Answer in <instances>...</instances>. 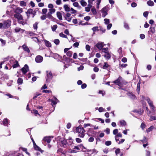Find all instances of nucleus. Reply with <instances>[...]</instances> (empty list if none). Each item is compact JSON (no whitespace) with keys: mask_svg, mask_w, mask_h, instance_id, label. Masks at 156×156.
Returning a JSON list of instances; mask_svg holds the SVG:
<instances>
[{"mask_svg":"<svg viewBox=\"0 0 156 156\" xmlns=\"http://www.w3.org/2000/svg\"><path fill=\"white\" fill-rule=\"evenodd\" d=\"M76 132L78 133V136L81 138H83L85 136V130L84 128L80 126L77 127Z\"/></svg>","mask_w":156,"mask_h":156,"instance_id":"nucleus-1","label":"nucleus"},{"mask_svg":"<svg viewBox=\"0 0 156 156\" xmlns=\"http://www.w3.org/2000/svg\"><path fill=\"white\" fill-rule=\"evenodd\" d=\"M146 100L147 101L150 106L152 110V111L153 112H155V111L156 110V108L154 106L152 101L150 100V99L148 98H147Z\"/></svg>","mask_w":156,"mask_h":156,"instance_id":"nucleus-2","label":"nucleus"},{"mask_svg":"<svg viewBox=\"0 0 156 156\" xmlns=\"http://www.w3.org/2000/svg\"><path fill=\"white\" fill-rule=\"evenodd\" d=\"M11 22L10 20H7L5 21L3 23V27L6 28L9 27L11 25Z\"/></svg>","mask_w":156,"mask_h":156,"instance_id":"nucleus-3","label":"nucleus"},{"mask_svg":"<svg viewBox=\"0 0 156 156\" xmlns=\"http://www.w3.org/2000/svg\"><path fill=\"white\" fill-rule=\"evenodd\" d=\"M105 44L102 42H98L96 45V47L100 50H101Z\"/></svg>","mask_w":156,"mask_h":156,"instance_id":"nucleus-4","label":"nucleus"},{"mask_svg":"<svg viewBox=\"0 0 156 156\" xmlns=\"http://www.w3.org/2000/svg\"><path fill=\"white\" fill-rule=\"evenodd\" d=\"M14 17L18 19L19 23V21L23 20L22 16L20 14H15L14 15Z\"/></svg>","mask_w":156,"mask_h":156,"instance_id":"nucleus-5","label":"nucleus"},{"mask_svg":"<svg viewBox=\"0 0 156 156\" xmlns=\"http://www.w3.org/2000/svg\"><path fill=\"white\" fill-rule=\"evenodd\" d=\"M71 16V15L70 13L69 12L67 13L65 17V20L68 22H70L72 20V18L70 17Z\"/></svg>","mask_w":156,"mask_h":156,"instance_id":"nucleus-6","label":"nucleus"},{"mask_svg":"<svg viewBox=\"0 0 156 156\" xmlns=\"http://www.w3.org/2000/svg\"><path fill=\"white\" fill-rule=\"evenodd\" d=\"M47 78L46 81L48 82L52 78V73L50 71L47 72Z\"/></svg>","mask_w":156,"mask_h":156,"instance_id":"nucleus-7","label":"nucleus"},{"mask_svg":"<svg viewBox=\"0 0 156 156\" xmlns=\"http://www.w3.org/2000/svg\"><path fill=\"white\" fill-rule=\"evenodd\" d=\"M43 60V57L40 55H38L35 58V61L37 63L41 62Z\"/></svg>","mask_w":156,"mask_h":156,"instance_id":"nucleus-8","label":"nucleus"},{"mask_svg":"<svg viewBox=\"0 0 156 156\" xmlns=\"http://www.w3.org/2000/svg\"><path fill=\"white\" fill-rule=\"evenodd\" d=\"M21 70L23 73L25 74L29 70L28 66L27 65H25L24 66L22 69Z\"/></svg>","mask_w":156,"mask_h":156,"instance_id":"nucleus-9","label":"nucleus"},{"mask_svg":"<svg viewBox=\"0 0 156 156\" xmlns=\"http://www.w3.org/2000/svg\"><path fill=\"white\" fill-rule=\"evenodd\" d=\"M107 11L108 9L106 7H104L101 10L102 13L104 17H105L107 14Z\"/></svg>","mask_w":156,"mask_h":156,"instance_id":"nucleus-10","label":"nucleus"},{"mask_svg":"<svg viewBox=\"0 0 156 156\" xmlns=\"http://www.w3.org/2000/svg\"><path fill=\"white\" fill-rule=\"evenodd\" d=\"M49 100L51 102V105L52 106L56 105L57 102L58 101L57 98L55 97H54L53 99H49Z\"/></svg>","mask_w":156,"mask_h":156,"instance_id":"nucleus-11","label":"nucleus"},{"mask_svg":"<svg viewBox=\"0 0 156 156\" xmlns=\"http://www.w3.org/2000/svg\"><path fill=\"white\" fill-rule=\"evenodd\" d=\"M121 79V77H119L116 80L113 81V83L119 86H121L122 84L120 82Z\"/></svg>","mask_w":156,"mask_h":156,"instance_id":"nucleus-12","label":"nucleus"},{"mask_svg":"<svg viewBox=\"0 0 156 156\" xmlns=\"http://www.w3.org/2000/svg\"><path fill=\"white\" fill-rule=\"evenodd\" d=\"M33 10L32 9H29L27 10V11L26 12L27 16L28 18H29L31 14H33Z\"/></svg>","mask_w":156,"mask_h":156,"instance_id":"nucleus-13","label":"nucleus"},{"mask_svg":"<svg viewBox=\"0 0 156 156\" xmlns=\"http://www.w3.org/2000/svg\"><path fill=\"white\" fill-rule=\"evenodd\" d=\"M56 15L57 18L60 20H62V14L60 12L58 11L56 12Z\"/></svg>","mask_w":156,"mask_h":156,"instance_id":"nucleus-14","label":"nucleus"},{"mask_svg":"<svg viewBox=\"0 0 156 156\" xmlns=\"http://www.w3.org/2000/svg\"><path fill=\"white\" fill-rule=\"evenodd\" d=\"M22 11L23 10L22 9L19 7H17L15 9L14 12L18 14H20L22 13Z\"/></svg>","mask_w":156,"mask_h":156,"instance_id":"nucleus-15","label":"nucleus"},{"mask_svg":"<svg viewBox=\"0 0 156 156\" xmlns=\"http://www.w3.org/2000/svg\"><path fill=\"white\" fill-rule=\"evenodd\" d=\"M63 8L65 10L66 12H69L70 11L71 9L69 6V5L67 4H65L64 5Z\"/></svg>","mask_w":156,"mask_h":156,"instance_id":"nucleus-16","label":"nucleus"},{"mask_svg":"<svg viewBox=\"0 0 156 156\" xmlns=\"http://www.w3.org/2000/svg\"><path fill=\"white\" fill-rule=\"evenodd\" d=\"M51 137L50 136H46L44 138V140L47 142L48 143H49L51 141Z\"/></svg>","mask_w":156,"mask_h":156,"instance_id":"nucleus-17","label":"nucleus"},{"mask_svg":"<svg viewBox=\"0 0 156 156\" xmlns=\"http://www.w3.org/2000/svg\"><path fill=\"white\" fill-rule=\"evenodd\" d=\"M44 41L45 45L48 47H51V44L50 42L46 40H44Z\"/></svg>","mask_w":156,"mask_h":156,"instance_id":"nucleus-18","label":"nucleus"},{"mask_svg":"<svg viewBox=\"0 0 156 156\" xmlns=\"http://www.w3.org/2000/svg\"><path fill=\"white\" fill-rule=\"evenodd\" d=\"M80 3L81 5L83 7H85L87 5V3L84 0H81L80 1Z\"/></svg>","mask_w":156,"mask_h":156,"instance_id":"nucleus-19","label":"nucleus"},{"mask_svg":"<svg viewBox=\"0 0 156 156\" xmlns=\"http://www.w3.org/2000/svg\"><path fill=\"white\" fill-rule=\"evenodd\" d=\"M128 95L129 98L132 99H134L136 98L135 96L132 94L129 93Z\"/></svg>","mask_w":156,"mask_h":156,"instance_id":"nucleus-20","label":"nucleus"},{"mask_svg":"<svg viewBox=\"0 0 156 156\" xmlns=\"http://www.w3.org/2000/svg\"><path fill=\"white\" fill-rule=\"evenodd\" d=\"M22 47L23 49L27 52H30V50L29 48L27 47V46L25 45H23L22 46Z\"/></svg>","mask_w":156,"mask_h":156,"instance_id":"nucleus-21","label":"nucleus"},{"mask_svg":"<svg viewBox=\"0 0 156 156\" xmlns=\"http://www.w3.org/2000/svg\"><path fill=\"white\" fill-rule=\"evenodd\" d=\"M80 148L82 149V151L83 152H85L86 151V148L84 146L80 144L79 146Z\"/></svg>","mask_w":156,"mask_h":156,"instance_id":"nucleus-22","label":"nucleus"},{"mask_svg":"<svg viewBox=\"0 0 156 156\" xmlns=\"http://www.w3.org/2000/svg\"><path fill=\"white\" fill-rule=\"evenodd\" d=\"M73 5L75 7H78V8H80L81 7L79 6V4L78 2H74L73 4Z\"/></svg>","mask_w":156,"mask_h":156,"instance_id":"nucleus-23","label":"nucleus"},{"mask_svg":"<svg viewBox=\"0 0 156 156\" xmlns=\"http://www.w3.org/2000/svg\"><path fill=\"white\" fill-rule=\"evenodd\" d=\"M57 27V26L56 25H53L51 27L52 31H55Z\"/></svg>","mask_w":156,"mask_h":156,"instance_id":"nucleus-24","label":"nucleus"},{"mask_svg":"<svg viewBox=\"0 0 156 156\" xmlns=\"http://www.w3.org/2000/svg\"><path fill=\"white\" fill-rule=\"evenodd\" d=\"M147 4L148 5L152 6L154 5V3L153 1H149L147 2Z\"/></svg>","mask_w":156,"mask_h":156,"instance_id":"nucleus-25","label":"nucleus"},{"mask_svg":"<svg viewBox=\"0 0 156 156\" xmlns=\"http://www.w3.org/2000/svg\"><path fill=\"white\" fill-rule=\"evenodd\" d=\"M120 124L122 126H125L126 125V122L124 120H121L120 121Z\"/></svg>","mask_w":156,"mask_h":156,"instance_id":"nucleus-26","label":"nucleus"},{"mask_svg":"<svg viewBox=\"0 0 156 156\" xmlns=\"http://www.w3.org/2000/svg\"><path fill=\"white\" fill-rule=\"evenodd\" d=\"M105 57L106 59H109L111 57V56L110 54L108 52V53H106L105 55Z\"/></svg>","mask_w":156,"mask_h":156,"instance_id":"nucleus-27","label":"nucleus"},{"mask_svg":"<svg viewBox=\"0 0 156 156\" xmlns=\"http://www.w3.org/2000/svg\"><path fill=\"white\" fill-rule=\"evenodd\" d=\"M88 4L87 7H89L91 9L92 7V2L90 1V0H88Z\"/></svg>","mask_w":156,"mask_h":156,"instance_id":"nucleus-28","label":"nucleus"},{"mask_svg":"<svg viewBox=\"0 0 156 156\" xmlns=\"http://www.w3.org/2000/svg\"><path fill=\"white\" fill-rule=\"evenodd\" d=\"M8 121L6 119H4L3 121V124L5 126H6L8 124Z\"/></svg>","mask_w":156,"mask_h":156,"instance_id":"nucleus-29","label":"nucleus"},{"mask_svg":"<svg viewBox=\"0 0 156 156\" xmlns=\"http://www.w3.org/2000/svg\"><path fill=\"white\" fill-rule=\"evenodd\" d=\"M49 12L51 14H52L53 13H54L55 12V10H56L54 8L51 9H49Z\"/></svg>","mask_w":156,"mask_h":156,"instance_id":"nucleus-30","label":"nucleus"},{"mask_svg":"<svg viewBox=\"0 0 156 156\" xmlns=\"http://www.w3.org/2000/svg\"><path fill=\"white\" fill-rule=\"evenodd\" d=\"M68 152H69V153H76L78 151L74 150L73 149V150L72 149H69L68 151Z\"/></svg>","mask_w":156,"mask_h":156,"instance_id":"nucleus-31","label":"nucleus"},{"mask_svg":"<svg viewBox=\"0 0 156 156\" xmlns=\"http://www.w3.org/2000/svg\"><path fill=\"white\" fill-rule=\"evenodd\" d=\"M59 35L60 37L65 38H67V37L66 35H65L64 34L62 33H61L59 34Z\"/></svg>","mask_w":156,"mask_h":156,"instance_id":"nucleus-32","label":"nucleus"},{"mask_svg":"<svg viewBox=\"0 0 156 156\" xmlns=\"http://www.w3.org/2000/svg\"><path fill=\"white\" fill-rule=\"evenodd\" d=\"M102 51L105 53L106 54L108 52V48H103L102 49Z\"/></svg>","mask_w":156,"mask_h":156,"instance_id":"nucleus-33","label":"nucleus"},{"mask_svg":"<svg viewBox=\"0 0 156 156\" xmlns=\"http://www.w3.org/2000/svg\"><path fill=\"white\" fill-rule=\"evenodd\" d=\"M54 42L56 45H58L59 43V40L58 39H55L54 40Z\"/></svg>","mask_w":156,"mask_h":156,"instance_id":"nucleus-34","label":"nucleus"},{"mask_svg":"<svg viewBox=\"0 0 156 156\" xmlns=\"http://www.w3.org/2000/svg\"><path fill=\"white\" fill-rule=\"evenodd\" d=\"M108 66L109 65L106 62H105L103 68L104 69H106Z\"/></svg>","mask_w":156,"mask_h":156,"instance_id":"nucleus-35","label":"nucleus"},{"mask_svg":"<svg viewBox=\"0 0 156 156\" xmlns=\"http://www.w3.org/2000/svg\"><path fill=\"white\" fill-rule=\"evenodd\" d=\"M91 11L93 14L95 15L97 13V12L96 11L95 8H93L91 9Z\"/></svg>","mask_w":156,"mask_h":156,"instance_id":"nucleus-36","label":"nucleus"},{"mask_svg":"<svg viewBox=\"0 0 156 156\" xmlns=\"http://www.w3.org/2000/svg\"><path fill=\"white\" fill-rule=\"evenodd\" d=\"M117 137H122V135L121 133H118L115 136V138H116Z\"/></svg>","mask_w":156,"mask_h":156,"instance_id":"nucleus-37","label":"nucleus"},{"mask_svg":"<svg viewBox=\"0 0 156 156\" xmlns=\"http://www.w3.org/2000/svg\"><path fill=\"white\" fill-rule=\"evenodd\" d=\"M19 66L18 62L16 61H15V63L12 66V67L13 68H16L17 67Z\"/></svg>","mask_w":156,"mask_h":156,"instance_id":"nucleus-38","label":"nucleus"},{"mask_svg":"<svg viewBox=\"0 0 156 156\" xmlns=\"http://www.w3.org/2000/svg\"><path fill=\"white\" fill-rule=\"evenodd\" d=\"M154 128V127L153 126H151L150 128L147 129L146 130V131L147 133L150 132Z\"/></svg>","mask_w":156,"mask_h":156,"instance_id":"nucleus-39","label":"nucleus"},{"mask_svg":"<svg viewBox=\"0 0 156 156\" xmlns=\"http://www.w3.org/2000/svg\"><path fill=\"white\" fill-rule=\"evenodd\" d=\"M73 52L71 51H69L67 53V55L69 57H71L72 55Z\"/></svg>","mask_w":156,"mask_h":156,"instance_id":"nucleus-40","label":"nucleus"},{"mask_svg":"<svg viewBox=\"0 0 156 156\" xmlns=\"http://www.w3.org/2000/svg\"><path fill=\"white\" fill-rule=\"evenodd\" d=\"M20 5L21 6H25L26 5V3L22 1L20 2Z\"/></svg>","mask_w":156,"mask_h":156,"instance_id":"nucleus-41","label":"nucleus"},{"mask_svg":"<svg viewBox=\"0 0 156 156\" xmlns=\"http://www.w3.org/2000/svg\"><path fill=\"white\" fill-rule=\"evenodd\" d=\"M98 111L100 112H102L104 111H105V109H104L102 107H100L98 109Z\"/></svg>","mask_w":156,"mask_h":156,"instance_id":"nucleus-42","label":"nucleus"},{"mask_svg":"<svg viewBox=\"0 0 156 156\" xmlns=\"http://www.w3.org/2000/svg\"><path fill=\"white\" fill-rule=\"evenodd\" d=\"M105 23L106 24H108L109 23V20L108 19H104Z\"/></svg>","mask_w":156,"mask_h":156,"instance_id":"nucleus-43","label":"nucleus"},{"mask_svg":"<svg viewBox=\"0 0 156 156\" xmlns=\"http://www.w3.org/2000/svg\"><path fill=\"white\" fill-rule=\"evenodd\" d=\"M31 112L32 113H34L35 115L38 114L39 115V114H38V111L37 110H34Z\"/></svg>","mask_w":156,"mask_h":156,"instance_id":"nucleus-44","label":"nucleus"},{"mask_svg":"<svg viewBox=\"0 0 156 156\" xmlns=\"http://www.w3.org/2000/svg\"><path fill=\"white\" fill-rule=\"evenodd\" d=\"M70 10H71V13L72 14H75L76 13L77 11L72 8H71Z\"/></svg>","mask_w":156,"mask_h":156,"instance_id":"nucleus-45","label":"nucleus"},{"mask_svg":"<svg viewBox=\"0 0 156 156\" xmlns=\"http://www.w3.org/2000/svg\"><path fill=\"white\" fill-rule=\"evenodd\" d=\"M140 127L142 129H144L146 127V125L144 123H142L140 126Z\"/></svg>","mask_w":156,"mask_h":156,"instance_id":"nucleus-46","label":"nucleus"},{"mask_svg":"<svg viewBox=\"0 0 156 156\" xmlns=\"http://www.w3.org/2000/svg\"><path fill=\"white\" fill-rule=\"evenodd\" d=\"M118 133V129H115L113 132V134L114 135H116Z\"/></svg>","mask_w":156,"mask_h":156,"instance_id":"nucleus-47","label":"nucleus"},{"mask_svg":"<svg viewBox=\"0 0 156 156\" xmlns=\"http://www.w3.org/2000/svg\"><path fill=\"white\" fill-rule=\"evenodd\" d=\"M18 83L21 84L23 82V80L21 78H19L17 81Z\"/></svg>","mask_w":156,"mask_h":156,"instance_id":"nucleus-48","label":"nucleus"},{"mask_svg":"<svg viewBox=\"0 0 156 156\" xmlns=\"http://www.w3.org/2000/svg\"><path fill=\"white\" fill-rule=\"evenodd\" d=\"M90 47L88 45H86V49L87 51H90Z\"/></svg>","mask_w":156,"mask_h":156,"instance_id":"nucleus-49","label":"nucleus"},{"mask_svg":"<svg viewBox=\"0 0 156 156\" xmlns=\"http://www.w3.org/2000/svg\"><path fill=\"white\" fill-rule=\"evenodd\" d=\"M112 142L110 141H108L105 142V144L106 145L108 146L111 144Z\"/></svg>","mask_w":156,"mask_h":156,"instance_id":"nucleus-50","label":"nucleus"},{"mask_svg":"<svg viewBox=\"0 0 156 156\" xmlns=\"http://www.w3.org/2000/svg\"><path fill=\"white\" fill-rule=\"evenodd\" d=\"M61 0H56V3L57 5H59L61 4Z\"/></svg>","mask_w":156,"mask_h":156,"instance_id":"nucleus-51","label":"nucleus"},{"mask_svg":"<svg viewBox=\"0 0 156 156\" xmlns=\"http://www.w3.org/2000/svg\"><path fill=\"white\" fill-rule=\"evenodd\" d=\"M98 26L92 28L93 31L95 32L98 30Z\"/></svg>","mask_w":156,"mask_h":156,"instance_id":"nucleus-52","label":"nucleus"},{"mask_svg":"<svg viewBox=\"0 0 156 156\" xmlns=\"http://www.w3.org/2000/svg\"><path fill=\"white\" fill-rule=\"evenodd\" d=\"M148 14V12L147 11L143 13V15L145 17H147Z\"/></svg>","mask_w":156,"mask_h":156,"instance_id":"nucleus-53","label":"nucleus"},{"mask_svg":"<svg viewBox=\"0 0 156 156\" xmlns=\"http://www.w3.org/2000/svg\"><path fill=\"white\" fill-rule=\"evenodd\" d=\"M76 141L78 143H80L82 142V140L81 139L79 138H76Z\"/></svg>","mask_w":156,"mask_h":156,"instance_id":"nucleus-54","label":"nucleus"},{"mask_svg":"<svg viewBox=\"0 0 156 156\" xmlns=\"http://www.w3.org/2000/svg\"><path fill=\"white\" fill-rule=\"evenodd\" d=\"M20 29V28L17 27L14 29V30L16 32L18 33L19 32Z\"/></svg>","mask_w":156,"mask_h":156,"instance_id":"nucleus-55","label":"nucleus"},{"mask_svg":"<svg viewBox=\"0 0 156 156\" xmlns=\"http://www.w3.org/2000/svg\"><path fill=\"white\" fill-rule=\"evenodd\" d=\"M84 20L87 21H88L90 19V17L89 16H87L84 17Z\"/></svg>","mask_w":156,"mask_h":156,"instance_id":"nucleus-56","label":"nucleus"},{"mask_svg":"<svg viewBox=\"0 0 156 156\" xmlns=\"http://www.w3.org/2000/svg\"><path fill=\"white\" fill-rule=\"evenodd\" d=\"M33 27L34 29L36 30L37 28V23H35L33 25Z\"/></svg>","mask_w":156,"mask_h":156,"instance_id":"nucleus-57","label":"nucleus"},{"mask_svg":"<svg viewBox=\"0 0 156 156\" xmlns=\"http://www.w3.org/2000/svg\"><path fill=\"white\" fill-rule=\"evenodd\" d=\"M47 18V16L45 15H42L41 16V18L42 20H45Z\"/></svg>","mask_w":156,"mask_h":156,"instance_id":"nucleus-58","label":"nucleus"},{"mask_svg":"<svg viewBox=\"0 0 156 156\" xmlns=\"http://www.w3.org/2000/svg\"><path fill=\"white\" fill-rule=\"evenodd\" d=\"M47 11V9H43L42 10V12L43 14H45Z\"/></svg>","mask_w":156,"mask_h":156,"instance_id":"nucleus-59","label":"nucleus"},{"mask_svg":"<svg viewBox=\"0 0 156 156\" xmlns=\"http://www.w3.org/2000/svg\"><path fill=\"white\" fill-rule=\"evenodd\" d=\"M34 147L35 149L37 150H39L40 148L39 147L37 146L36 144L34 145Z\"/></svg>","mask_w":156,"mask_h":156,"instance_id":"nucleus-60","label":"nucleus"},{"mask_svg":"<svg viewBox=\"0 0 156 156\" xmlns=\"http://www.w3.org/2000/svg\"><path fill=\"white\" fill-rule=\"evenodd\" d=\"M124 27L125 28L127 29H129V27L128 25L126 23H125L124 24Z\"/></svg>","mask_w":156,"mask_h":156,"instance_id":"nucleus-61","label":"nucleus"},{"mask_svg":"<svg viewBox=\"0 0 156 156\" xmlns=\"http://www.w3.org/2000/svg\"><path fill=\"white\" fill-rule=\"evenodd\" d=\"M48 7L50 9L54 8V6L52 4H49L48 5Z\"/></svg>","mask_w":156,"mask_h":156,"instance_id":"nucleus-62","label":"nucleus"},{"mask_svg":"<svg viewBox=\"0 0 156 156\" xmlns=\"http://www.w3.org/2000/svg\"><path fill=\"white\" fill-rule=\"evenodd\" d=\"M94 139L93 137H90L89 138L88 141L89 142H92L94 141Z\"/></svg>","mask_w":156,"mask_h":156,"instance_id":"nucleus-63","label":"nucleus"},{"mask_svg":"<svg viewBox=\"0 0 156 156\" xmlns=\"http://www.w3.org/2000/svg\"><path fill=\"white\" fill-rule=\"evenodd\" d=\"M150 119L151 120H156V116H151L150 117Z\"/></svg>","mask_w":156,"mask_h":156,"instance_id":"nucleus-64","label":"nucleus"}]
</instances>
